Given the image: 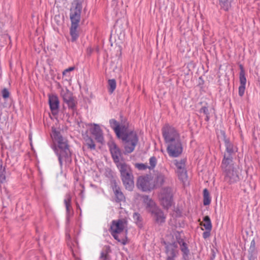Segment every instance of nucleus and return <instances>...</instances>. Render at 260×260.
<instances>
[{"label":"nucleus","instance_id":"f257e3e1","mask_svg":"<svg viewBox=\"0 0 260 260\" xmlns=\"http://www.w3.org/2000/svg\"><path fill=\"white\" fill-rule=\"evenodd\" d=\"M111 127L114 130L117 137L121 140L124 147L122 152L120 148L114 142L109 145V150L112 159L116 166L122 164L120 159H123V153L125 155L133 152L139 141L137 133L128 129V123L121 120L119 123L115 119L109 120Z\"/></svg>","mask_w":260,"mask_h":260},{"label":"nucleus","instance_id":"f03ea898","mask_svg":"<svg viewBox=\"0 0 260 260\" xmlns=\"http://www.w3.org/2000/svg\"><path fill=\"white\" fill-rule=\"evenodd\" d=\"M162 134L167 145V150L169 155L173 157H178L183 151L179 133L174 127L166 124L162 128Z\"/></svg>","mask_w":260,"mask_h":260},{"label":"nucleus","instance_id":"7ed1b4c3","mask_svg":"<svg viewBox=\"0 0 260 260\" xmlns=\"http://www.w3.org/2000/svg\"><path fill=\"white\" fill-rule=\"evenodd\" d=\"M51 136L53 140L57 143L53 150L58 156L60 166L62 167L63 162L70 164L72 162V154L69 149L68 141L66 138L62 137L59 130L52 127Z\"/></svg>","mask_w":260,"mask_h":260},{"label":"nucleus","instance_id":"20e7f679","mask_svg":"<svg viewBox=\"0 0 260 260\" xmlns=\"http://www.w3.org/2000/svg\"><path fill=\"white\" fill-rule=\"evenodd\" d=\"M116 167L120 172L121 179L125 189L132 190L134 187V181L131 167L125 162Z\"/></svg>","mask_w":260,"mask_h":260},{"label":"nucleus","instance_id":"39448f33","mask_svg":"<svg viewBox=\"0 0 260 260\" xmlns=\"http://www.w3.org/2000/svg\"><path fill=\"white\" fill-rule=\"evenodd\" d=\"M126 224L127 221L124 219L114 220L111 222L109 230V231L113 238L123 245H125L127 243V237L126 235L127 233V230H125V236L123 238L120 239L117 234H120L123 231Z\"/></svg>","mask_w":260,"mask_h":260},{"label":"nucleus","instance_id":"423d86ee","mask_svg":"<svg viewBox=\"0 0 260 260\" xmlns=\"http://www.w3.org/2000/svg\"><path fill=\"white\" fill-rule=\"evenodd\" d=\"M221 134L222 135L223 140L225 147V151L224 153L222 162H227L228 164L229 162H233V158L238 151V148L236 146H234L230 139L226 137L224 131H221Z\"/></svg>","mask_w":260,"mask_h":260},{"label":"nucleus","instance_id":"0eeeda50","mask_svg":"<svg viewBox=\"0 0 260 260\" xmlns=\"http://www.w3.org/2000/svg\"><path fill=\"white\" fill-rule=\"evenodd\" d=\"M221 169L223 172L224 180L229 183H233L238 181L239 178L237 172L234 169L233 162H221Z\"/></svg>","mask_w":260,"mask_h":260},{"label":"nucleus","instance_id":"6e6552de","mask_svg":"<svg viewBox=\"0 0 260 260\" xmlns=\"http://www.w3.org/2000/svg\"><path fill=\"white\" fill-rule=\"evenodd\" d=\"M83 0H75L70 9L71 23L79 24L81 19Z\"/></svg>","mask_w":260,"mask_h":260},{"label":"nucleus","instance_id":"1a4fd4ad","mask_svg":"<svg viewBox=\"0 0 260 260\" xmlns=\"http://www.w3.org/2000/svg\"><path fill=\"white\" fill-rule=\"evenodd\" d=\"M159 200L161 206L165 209H169L172 204L173 193L171 187H167L162 188L159 195Z\"/></svg>","mask_w":260,"mask_h":260},{"label":"nucleus","instance_id":"9d476101","mask_svg":"<svg viewBox=\"0 0 260 260\" xmlns=\"http://www.w3.org/2000/svg\"><path fill=\"white\" fill-rule=\"evenodd\" d=\"M168 171L165 168L161 169L160 171H156L155 173L154 186L155 187L162 186L167 179Z\"/></svg>","mask_w":260,"mask_h":260},{"label":"nucleus","instance_id":"9b49d317","mask_svg":"<svg viewBox=\"0 0 260 260\" xmlns=\"http://www.w3.org/2000/svg\"><path fill=\"white\" fill-rule=\"evenodd\" d=\"M166 246L165 252L167 255V259L172 260L175 259L178 253V244L177 242L166 243L164 242Z\"/></svg>","mask_w":260,"mask_h":260},{"label":"nucleus","instance_id":"f8f14e48","mask_svg":"<svg viewBox=\"0 0 260 260\" xmlns=\"http://www.w3.org/2000/svg\"><path fill=\"white\" fill-rule=\"evenodd\" d=\"M150 213L151 215L153 220L156 223L161 225L165 222L166 216L164 215L162 210L159 207Z\"/></svg>","mask_w":260,"mask_h":260},{"label":"nucleus","instance_id":"ddd939ff","mask_svg":"<svg viewBox=\"0 0 260 260\" xmlns=\"http://www.w3.org/2000/svg\"><path fill=\"white\" fill-rule=\"evenodd\" d=\"M48 103L50 109L53 115H56L58 112L59 102L58 96L55 94L49 95Z\"/></svg>","mask_w":260,"mask_h":260},{"label":"nucleus","instance_id":"4468645a","mask_svg":"<svg viewBox=\"0 0 260 260\" xmlns=\"http://www.w3.org/2000/svg\"><path fill=\"white\" fill-rule=\"evenodd\" d=\"M71 200L72 197L70 193L66 194L64 199V204L66 209V222L67 223H69L70 218L73 214V210L71 206Z\"/></svg>","mask_w":260,"mask_h":260},{"label":"nucleus","instance_id":"2eb2a0df","mask_svg":"<svg viewBox=\"0 0 260 260\" xmlns=\"http://www.w3.org/2000/svg\"><path fill=\"white\" fill-rule=\"evenodd\" d=\"M111 186L115 195V202L120 203L124 201L125 200V197L115 180H113L112 182Z\"/></svg>","mask_w":260,"mask_h":260},{"label":"nucleus","instance_id":"dca6fc26","mask_svg":"<svg viewBox=\"0 0 260 260\" xmlns=\"http://www.w3.org/2000/svg\"><path fill=\"white\" fill-rule=\"evenodd\" d=\"M137 185L143 191H146L150 190V183L147 177H139L137 180Z\"/></svg>","mask_w":260,"mask_h":260},{"label":"nucleus","instance_id":"f3484780","mask_svg":"<svg viewBox=\"0 0 260 260\" xmlns=\"http://www.w3.org/2000/svg\"><path fill=\"white\" fill-rule=\"evenodd\" d=\"M142 198L143 202L146 205V209L148 212L151 213L158 208L155 203L148 196H143Z\"/></svg>","mask_w":260,"mask_h":260},{"label":"nucleus","instance_id":"a211bd4d","mask_svg":"<svg viewBox=\"0 0 260 260\" xmlns=\"http://www.w3.org/2000/svg\"><path fill=\"white\" fill-rule=\"evenodd\" d=\"M179 244L180 247V250L182 252L183 260H187L189 259L190 250L188 248L187 244L181 238H177V244Z\"/></svg>","mask_w":260,"mask_h":260},{"label":"nucleus","instance_id":"6ab92c4d","mask_svg":"<svg viewBox=\"0 0 260 260\" xmlns=\"http://www.w3.org/2000/svg\"><path fill=\"white\" fill-rule=\"evenodd\" d=\"M90 131L98 142H103L104 137L103 136L102 131L98 124H93V127L90 129Z\"/></svg>","mask_w":260,"mask_h":260},{"label":"nucleus","instance_id":"aec40b11","mask_svg":"<svg viewBox=\"0 0 260 260\" xmlns=\"http://www.w3.org/2000/svg\"><path fill=\"white\" fill-rule=\"evenodd\" d=\"M78 25L79 24L71 23L70 32L71 36V40L72 42L75 41L79 37V35L77 30Z\"/></svg>","mask_w":260,"mask_h":260},{"label":"nucleus","instance_id":"412c9836","mask_svg":"<svg viewBox=\"0 0 260 260\" xmlns=\"http://www.w3.org/2000/svg\"><path fill=\"white\" fill-rule=\"evenodd\" d=\"M239 68L240 70L239 74L240 85L245 86L246 83V78L245 77V72L243 65L241 64H239Z\"/></svg>","mask_w":260,"mask_h":260},{"label":"nucleus","instance_id":"4be33fe9","mask_svg":"<svg viewBox=\"0 0 260 260\" xmlns=\"http://www.w3.org/2000/svg\"><path fill=\"white\" fill-rule=\"evenodd\" d=\"M203 222L200 223V225L203 226L206 230L211 231L212 223L209 216H205L203 218Z\"/></svg>","mask_w":260,"mask_h":260},{"label":"nucleus","instance_id":"5701e85b","mask_svg":"<svg viewBox=\"0 0 260 260\" xmlns=\"http://www.w3.org/2000/svg\"><path fill=\"white\" fill-rule=\"evenodd\" d=\"M65 103L67 104L69 109L72 111L73 114L76 111L77 101L75 97L71 100L68 101Z\"/></svg>","mask_w":260,"mask_h":260},{"label":"nucleus","instance_id":"b1692460","mask_svg":"<svg viewBox=\"0 0 260 260\" xmlns=\"http://www.w3.org/2000/svg\"><path fill=\"white\" fill-rule=\"evenodd\" d=\"M110 246L106 247V249L101 251L100 259V260H110V257L109 253L110 252Z\"/></svg>","mask_w":260,"mask_h":260},{"label":"nucleus","instance_id":"393cba45","mask_svg":"<svg viewBox=\"0 0 260 260\" xmlns=\"http://www.w3.org/2000/svg\"><path fill=\"white\" fill-rule=\"evenodd\" d=\"M211 203V198L208 190L205 188L203 190V204L204 205H209Z\"/></svg>","mask_w":260,"mask_h":260},{"label":"nucleus","instance_id":"a878e982","mask_svg":"<svg viewBox=\"0 0 260 260\" xmlns=\"http://www.w3.org/2000/svg\"><path fill=\"white\" fill-rule=\"evenodd\" d=\"M86 145L87 148L90 150H94L95 149V145L93 140L90 137L87 136L85 138Z\"/></svg>","mask_w":260,"mask_h":260},{"label":"nucleus","instance_id":"bb28decb","mask_svg":"<svg viewBox=\"0 0 260 260\" xmlns=\"http://www.w3.org/2000/svg\"><path fill=\"white\" fill-rule=\"evenodd\" d=\"M61 95L64 103L75 98V96L73 95L72 93L68 89L64 93H62Z\"/></svg>","mask_w":260,"mask_h":260},{"label":"nucleus","instance_id":"cd10ccee","mask_svg":"<svg viewBox=\"0 0 260 260\" xmlns=\"http://www.w3.org/2000/svg\"><path fill=\"white\" fill-rule=\"evenodd\" d=\"M109 92L113 93L116 87V82L115 79H109L108 80Z\"/></svg>","mask_w":260,"mask_h":260},{"label":"nucleus","instance_id":"c85d7f7f","mask_svg":"<svg viewBox=\"0 0 260 260\" xmlns=\"http://www.w3.org/2000/svg\"><path fill=\"white\" fill-rule=\"evenodd\" d=\"M185 160L184 159H181L180 160H174V164L177 168V170H181L185 168Z\"/></svg>","mask_w":260,"mask_h":260},{"label":"nucleus","instance_id":"c756f323","mask_svg":"<svg viewBox=\"0 0 260 260\" xmlns=\"http://www.w3.org/2000/svg\"><path fill=\"white\" fill-rule=\"evenodd\" d=\"M177 172L178 173V175L180 179L183 180L187 178V171L185 168H184L181 170H177Z\"/></svg>","mask_w":260,"mask_h":260},{"label":"nucleus","instance_id":"7c9ffc66","mask_svg":"<svg viewBox=\"0 0 260 260\" xmlns=\"http://www.w3.org/2000/svg\"><path fill=\"white\" fill-rule=\"evenodd\" d=\"M5 168L0 164V182L3 183L6 180Z\"/></svg>","mask_w":260,"mask_h":260},{"label":"nucleus","instance_id":"2f4dec72","mask_svg":"<svg viewBox=\"0 0 260 260\" xmlns=\"http://www.w3.org/2000/svg\"><path fill=\"white\" fill-rule=\"evenodd\" d=\"M248 254L249 260H253L256 254L255 247H249L248 249Z\"/></svg>","mask_w":260,"mask_h":260},{"label":"nucleus","instance_id":"473e14b6","mask_svg":"<svg viewBox=\"0 0 260 260\" xmlns=\"http://www.w3.org/2000/svg\"><path fill=\"white\" fill-rule=\"evenodd\" d=\"M157 159L155 156H152L149 159L150 166H148L149 170H153L156 166Z\"/></svg>","mask_w":260,"mask_h":260},{"label":"nucleus","instance_id":"72a5a7b5","mask_svg":"<svg viewBox=\"0 0 260 260\" xmlns=\"http://www.w3.org/2000/svg\"><path fill=\"white\" fill-rule=\"evenodd\" d=\"M135 167L139 170H145L148 169V166L147 164L136 163L135 164Z\"/></svg>","mask_w":260,"mask_h":260},{"label":"nucleus","instance_id":"f704fd0d","mask_svg":"<svg viewBox=\"0 0 260 260\" xmlns=\"http://www.w3.org/2000/svg\"><path fill=\"white\" fill-rule=\"evenodd\" d=\"M219 4L221 5L222 7H223L225 10H228V0H219Z\"/></svg>","mask_w":260,"mask_h":260},{"label":"nucleus","instance_id":"c9c22d12","mask_svg":"<svg viewBox=\"0 0 260 260\" xmlns=\"http://www.w3.org/2000/svg\"><path fill=\"white\" fill-rule=\"evenodd\" d=\"M2 96L4 99H7L9 97L10 93L8 90L6 88H4L3 89L2 91Z\"/></svg>","mask_w":260,"mask_h":260},{"label":"nucleus","instance_id":"e433bc0d","mask_svg":"<svg viewBox=\"0 0 260 260\" xmlns=\"http://www.w3.org/2000/svg\"><path fill=\"white\" fill-rule=\"evenodd\" d=\"M199 112L200 113H204L205 115H209V111L208 108V107H206V106L202 107L200 109Z\"/></svg>","mask_w":260,"mask_h":260},{"label":"nucleus","instance_id":"4c0bfd02","mask_svg":"<svg viewBox=\"0 0 260 260\" xmlns=\"http://www.w3.org/2000/svg\"><path fill=\"white\" fill-rule=\"evenodd\" d=\"M245 89V86L240 85L239 87V95L240 96L242 97L244 95Z\"/></svg>","mask_w":260,"mask_h":260},{"label":"nucleus","instance_id":"58836bf2","mask_svg":"<svg viewBox=\"0 0 260 260\" xmlns=\"http://www.w3.org/2000/svg\"><path fill=\"white\" fill-rule=\"evenodd\" d=\"M133 218H134V220L137 222L141 221V216H140V214H139L138 213L135 212L134 213Z\"/></svg>","mask_w":260,"mask_h":260},{"label":"nucleus","instance_id":"ea45409f","mask_svg":"<svg viewBox=\"0 0 260 260\" xmlns=\"http://www.w3.org/2000/svg\"><path fill=\"white\" fill-rule=\"evenodd\" d=\"M74 69H75L74 67H70V68L66 69L65 70H64V71L62 73V74L63 76L66 75L67 74L69 73L71 71L74 70Z\"/></svg>","mask_w":260,"mask_h":260},{"label":"nucleus","instance_id":"a19ab883","mask_svg":"<svg viewBox=\"0 0 260 260\" xmlns=\"http://www.w3.org/2000/svg\"><path fill=\"white\" fill-rule=\"evenodd\" d=\"M210 232L211 231L206 230L203 233V237L204 238V239H206L210 237Z\"/></svg>","mask_w":260,"mask_h":260},{"label":"nucleus","instance_id":"79ce46f5","mask_svg":"<svg viewBox=\"0 0 260 260\" xmlns=\"http://www.w3.org/2000/svg\"><path fill=\"white\" fill-rule=\"evenodd\" d=\"M92 51H93V49L91 47H88L87 49V53L88 55H90L92 53Z\"/></svg>","mask_w":260,"mask_h":260},{"label":"nucleus","instance_id":"37998d69","mask_svg":"<svg viewBox=\"0 0 260 260\" xmlns=\"http://www.w3.org/2000/svg\"><path fill=\"white\" fill-rule=\"evenodd\" d=\"M255 247V243L254 240H252L251 242L250 247Z\"/></svg>","mask_w":260,"mask_h":260},{"label":"nucleus","instance_id":"c03bdc74","mask_svg":"<svg viewBox=\"0 0 260 260\" xmlns=\"http://www.w3.org/2000/svg\"><path fill=\"white\" fill-rule=\"evenodd\" d=\"M212 255L211 256L210 259H211V260H213L215 257V253L213 250H212Z\"/></svg>","mask_w":260,"mask_h":260},{"label":"nucleus","instance_id":"a18cd8bd","mask_svg":"<svg viewBox=\"0 0 260 260\" xmlns=\"http://www.w3.org/2000/svg\"><path fill=\"white\" fill-rule=\"evenodd\" d=\"M209 119H210L209 115H206L205 120L206 121H208L209 120Z\"/></svg>","mask_w":260,"mask_h":260},{"label":"nucleus","instance_id":"49530a36","mask_svg":"<svg viewBox=\"0 0 260 260\" xmlns=\"http://www.w3.org/2000/svg\"><path fill=\"white\" fill-rule=\"evenodd\" d=\"M76 206H77V208H79V209H80L79 204L77 203H76Z\"/></svg>","mask_w":260,"mask_h":260},{"label":"nucleus","instance_id":"de8ad7c7","mask_svg":"<svg viewBox=\"0 0 260 260\" xmlns=\"http://www.w3.org/2000/svg\"><path fill=\"white\" fill-rule=\"evenodd\" d=\"M187 260H189V259H188Z\"/></svg>","mask_w":260,"mask_h":260}]
</instances>
